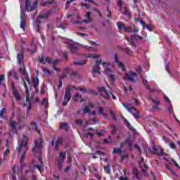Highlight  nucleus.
<instances>
[{
    "label": "nucleus",
    "instance_id": "10",
    "mask_svg": "<svg viewBox=\"0 0 180 180\" xmlns=\"http://www.w3.org/2000/svg\"><path fill=\"white\" fill-rule=\"evenodd\" d=\"M51 13V11H48L46 13H43L40 14L38 17V19L36 20V25H37V30L38 33H40V22H39V19H47L49 15Z\"/></svg>",
    "mask_w": 180,
    "mask_h": 180
},
{
    "label": "nucleus",
    "instance_id": "11",
    "mask_svg": "<svg viewBox=\"0 0 180 180\" xmlns=\"http://www.w3.org/2000/svg\"><path fill=\"white\" fill-rule=\"evenodd\" d=\"M40 0H37L32 6L30 5V1L29 0H25V9L27 11V12L34 11V9H36L37 8V2H39Z\"/></svg>",
    "mask_w": 180,
    "mask_h": 180
},
{
    "label": "nucleus",
    "instance_id": "50",
    "mask_svg": "<svg viewBox=\"0 0 180 180\" xmlns=\"http://www.w3.org/2000/svg\"><path fill=\"white\" fill-rule=\"evenodd\" d=\"M110 115H111V116L114 120H117L116 115H115V112H113V111H112V110H110Z\"/></svg>",
    "mask_w": 180,
    "mask_h": 180
},
{
    "label": "nucleus",
    "instance_id": "21",
    "mask_svg": "<svg viewBox=\"0 0 180 180\" xmlns=\"http://www.w3.org/2000/svg\"><path fill=\"white\" fill-rule=\"evenodd\" d=\"M90 172L92 173V174H94V176H96L98 180H100L101 179V176L96 174V173L98 172V169H96V167H95V166H91L90 167Z\"/></svg>",
    "mask_w": 180,
    "mask_h": 180
},
{
    "label": "nucleus",
    "instance_id": "26",
    "mask_svg": "<svg viewBox=\"0 0 180 180\" xmlns=\"http://www.w3.org/2000/svg\"><path fill=\"white\" fill-rule=\"evenodd\" d=\"M75 99L79 102H84L82 96L79 95V94H78V93H76V94L75 96Z\"/></svg>",
    "mask_w": 180,
    "mask_h": 180
},
{
    "label": "nucleus",
    "instance_id": "4",
    "mask_svg": "<svg viewBox=\"0 0 180 180\" xmlns=\"http://www.w3.org/2000/svg\"><path fill=\"white\" fill-rule=\"evenodd\" d=\"M124 108L129 112V113H131V115L135 117V119H140V114L139 113V111L137 109L134 108V106L130 103H127L126 104H122Z\"/></svg>",
    "mask_w": 180,
    "mask_h": 180
},
{
    "label": "nucleus",
    "instance_id": "34",
    "mask_svg": "<svg viewBox=\"0 0 180 180\" xmlns=\"http://www.w3.org/2000/svg\"><path fill=\"white\" fill-rule=\"evenodd\" d=\"M117 26L119 30H120V31L123 30V29L124 30V27H126V26H124V24L120 22H117Z\"/></svg>",
    "mask_w": 180,
    "mask_h": 180
},
{
    "label": "nucleus",
    "instance_id": "27",
    "mask_svg": "<svg viewBox=\"0 0 180 180\" xmlns=\"http://www.w3.org/2000/svg\"><path fill=\"white\" fill-rule=\"evenodd\" d=\"M67 74H70V68H66L64 70V74L60 77L61 79H64V78H67Z\"/></svg>",
    "mask_w": 180,
    "mask_h": 180
},
{
    "label": "nucleus",
    "instance_id": "62",
    "mask_svg": "<svg viewBox=\"0 0 180 180\" xmlns=\"http://www.w3.org/2000/svg\"><path fill=\"white\" fill-rule=\"evenodd\" d=\"M8 78H13V71H12V70H10L9 72H8Z\"/></svg>",
    "mask_w": 180,
    "mask_h": 180
},
{
    "label": "nucleus",
    "instance_id": "58",
    "mask_svg": "<svg viewBox=\"0 0 180 180\" xmlns=\"http://www.w3.org/2000/svg\"><path fill=\"white\" fill-rule=\"evenodd\" d=\"M104 169L107 171V174H110V166L104 167Z\"/></svg>",
    "mask_w": 180,
    "mask_h": 180
},
{
    "label": "nucleus",
    "instance_id": "49",
    "mask_svg": "<svg viewBox=\"0 0 180 180\" xmlns=\"http://www.w3.org/2000/svg\"><path fill=\"white\" fill-rule=\"evenodd\" d=\"M167 111L169 112V115H173V116H175V114H174V112L171 110V104H169L167 107Z\"/></svg>",
    "mask_w": 180,
    "mask_h": 180
},
{
    "label": "nucleus",
    "instance_id": "48",
    "mask_svg": "<svg viewBox=\"0 0 180 180\" xmlns=\"http://www.w3.org/2000/svg\"><path fill=\"white\" fill-rule=\"evenodd\" d=\"M67 163L69 165H72V158H71V156L70 155L68 156Z\"/></svg>",
    "mask_w": 180,
    "mask_h": 180
},
{
    "label": "nucleus",
    "instance_id": "23",
    "mask_svg": "<svg viewBox=\"0 0 180 180\" xmlns=\"http://www.w3.org/2000/svg\"><path fill=\"white\" fill-rule=\"evenodd\" d=\"M84 57L86 58H99V57H101V55L98 54V53H87L84 55Z\"/></svg>",
    "mask_w": 180,
    "mask_h": 180
},
{
    "label": "nucleus",
    "instance_id": "25",
    "mask_svg": "<svg viewBox=\"0 0 180 180\" xmlns=\"http://www.w3.org/2000/svg\"><path fill=\"white\" fill-rule=\"evenodd\" d=\"M143 78V85L146 86V88H147L148 89H149V92H154V89H151V88H150V84H148V81H147V79Z\"/></svg>",
    "mask_w": 180,
    "mask_h": 180
},
{
    "label": "nucleus",
    "instance_id": "12",
    "mask_svg": "<svg viewBox=\"0 0 180 180\" xmlns=\"http://www.w3.org/2000/svg\"><path fill=\"white\" fill-rule=\"evenodd\" d=\"M127 40L130 43L131 46L133 47H136V44H134V41L133 40H143V37L139 36L137 34H134L131 36V39L129 38V37H126Z\"/></svg>",
    "mask_w": 180,
    "mask_h": 180
},
{
    "label": "nucleus",
    "instance_id": "33",
    "mask_svg": "<svg viewBox=\"0 0 180 180\" xmlns=\"http://www.w3.org/2000/svg\"><path fill=\"white\" fill-rule=\"evenodd\" d=\"M33 86L34 88H37L39 86V79L33 78L32 79Z\"/></svg>",
    "mask_w": 180,
    "mask_h": 180
},
{
    "label": "nucleus",
    "instance_id": "45",
    "mask_svg": "<svg viewBox=\"0 0 180 180\" xmlns=\"http://www.w3.org/2000/svg\"><path fill=\"white\" fill-rule=\"evenodd\" d=\"M124 51L128 56H131V54H133V52L129 48H125Z\"/></svg>",
    "mask_w": 180,
    "mask_h": 180
},
{
    "label": "nucleus",
    "instance_id": "29",
    "mask_svg": "<svg viewBox=\"0 0 180 180\" xmlns=\"http://www.w3.org/2000/svg\"><path fill=\"white\" fill-rule=\"evenodd\" d=\"M17 118H18V122H25V117L23 115H22V114H20V112H18Z\"/></svg>",
    "mask_w": 180,
    "mask_h": 180
},
{
    "label": "nucleus",
    "instance_id": "64",
    "mask_svg": "<svg viewBox=\"0 0 180 180\" xmlns=\"http://www.w3.org/2000/svg\"><path fill=\"white\" fill-rule=\"evenodd\" d=\"M157 155H164V152L162 151V148H161V150H158Z\"/></svg>",
    "mask_w": 180,
    "mask_h": 180
},
{
    "label": "nucleus",
    "instance_id": "61",
    "mask_svg": "<svg viewBox=\"0 0 180 180\" xmlns=\"http://www.w3.org/2000/svg\"><path fill=\"white\" fill-rule=\"evenodd\" d=\"M86 137H89L90 139H92V137L94 136V133L92 132H88L87 134H86Z\"/></svg>",
    "mask_w": 180,
    "mask_h": 180
},
{
    "label": "nucleus",
    "instance_id": "31",
    "mask_svg": "<svg viewBox=\"0 0 180 180\" xmlns=\"http://www.w3.org/2000/svg\"><path fill=\"white\" fill-rule=\"evenodd\" d=\"M18 63V64H22V61L23 60V53H19L17 55Z\"/></svg>",
    "mask_w": 180,
    "mask_h": 180
},
{
    "label": "nucleus",
    "instance_id": "15",
    "mask_svg": "<svg viewBox=\"0 0 180 180\" xmlns=\"http://www.w3.org/2000/svg\"><path fill=\"white\" fill-rule=\"evenodd\" d=\"M151 101L153 102V103L154 104L153 105V110H158V109H160L159 106H160V98H151Z\"/></svg>",
    "mask_w": 180,
    "mask_h": 180
},
{
    "label": "nucleus",
    "instance_id": "13",
    "mask_svg": "<svg viewBox=\"0 0 180 180\" xmlns=\"http://www.w3.org/2000/svg\"><path fill=\"white\" fill-rule=\"evenodd\" d=\"M51 144L54 147V150H58V146H63V139L58 138L56 143L54 141H51Z\"/></svg>",
    "mask_w": 180,
    "mask_h": 180
},
{
    "label": "nucleus",
    "instance_id": "38",
    "mask_svg": "<svg viewBox=\"0 0 180 180\" xmlns=\"http://www.w3.org/2000/svg\"><path fill=\"white\" fill-rule=\"evenodd\" d=\"M85 63H86V60H82L81 62L74 61L73 64H75V65H84V64H85Z\"/></svg>",
    "mask_w": 180,
    "mask_h": 180
},
{
    "label": "nucleus",
    "instance_id": "43",
    "mask_svg": "<svg viewBox=\"0 0 180 180\" xmlns=\"http://www.w3.org/2000/svg\"><path fill=\"white\" fill-rule=\"evenodd\" d=\"M42 71L45 72V74H48V75H51V72H50V70L49 69L44 68V66L42 67Z\"/></svg>",
    "mask_w": 180,
    "mask_h": 180
},
{
    "label": "nucleus",
    "instance_id": "17",
    "mask_svg": "<svg viewBox=\"0 0 180 180\" xmlns=\"http://www.w3.org/2000/svg\"><path fill=\"white\" fill-rule=\"evenodd\" d=\"M69 49L72 54H78V46L76 44H70Z\"/></svg>",
    "mask_w": 180,
    "mask_h": 180
},
{
    "label": "nucleus",
    "instance_id": "46",
    "mask_svg": "<svg viewBox=\"0 0 180 180\" xmlns=\"http://www.w3.org/2000/svg\"><path fill=\"white\" fill-rule=\"evenodd\" d=\"M117 5H118L120 11H122V9H123V1L122 0H119L117 1Z\"/></svg>",
    "mask_w": 180,
    "mask_h": 180
},
{
    "label": "nucleus",
    "instance_id": "3",
    "mask_svg": "<svg viewBox=\"0 0 180 180\" xmlns=\"http://www.w3.org/2000/svg\"><path fill=\"white\" fill-rule=\"evenodd\" d=\"M98 91L104 99H109V98H110V96L112 95V99L114 101H116V96L112 94V89L110 88V86H109L108 84L107 89L105 87H100L98 89Z\"/></svg>",
    "mask_w": 180,
    "mask_h": 180
},
{
    "label": "nucleus",
    "instance_id": "5",
    "mask_svg": "<svg viewBox=\"0 0 180 180\" xmlns=\"http://www.w3.org/2000/svg\"><path fill=\"white\" fill-rule=\"evenodd\" d=\"M75 88V86L68 85L66 87L62 106H67V103L71 100V91Z\"/></svg>",
    "mask_w": 180,
    "mask_h": 180
},
{
    "label": "nucleus",
    "instance_id": "16",
    "mask_svg": "<svg viewBox=\"0 0 180 180\" xmlns=\"http://www.w3.org/2000/svg\"><path fill=\"white\" fill-rule=\"evenodd\" d=\"M114 60L117 67H119V68H121L122 71H126V68H124V65L123 64V63L120 62L117 60V55H115Z\"/></svg>",
    "mask_w": 180,
    "mask_h": 180
},
{
    "label": "nucleus",
    "instance_id": "63",
    "mask_svg": "<svg viewBox=\"0 0 180 180\" xmlns=\"http://www.w3.org/2000/svg\"><path fill=\"white\" fill-rule=\"evenodd\" d=\"M98 115H103V110H102V108L98 107Z\"/></svg>",
    "mask_w": 180,
    "mask_h": 180
},
{
    "label": "nucleus",
    "instance_id": "24",
    "mask_svg": "<svg viewBox=\"0 0 180 180\" xmlns=\"http://www.w3.org/2000/svg\"><path fill=\"white\" fill-rule=\"evenodd\" d=\"M11 127L13 133H18V127L16 126V122L15 121L11 122Z\"/></svg>",
    "mask_w": 180,
    "mask_h": 180
},
{
    "label": "nucleus",
    "instance_id": "22",
    "mask_svg": "<svg viewBox=\"0 0 180 180\" xmlns=\"http://www.w3.org/2000/svg\"><path fill=\"white\" fill-rule=\"evenodd\" d=\"M141 161L142 162H141L139 163V167H141V168L143 172H147V169H148V167H147V165H146L145 163H143V162H144L143 158H141Z\"/></svg>",
    "mask_w": 180,
    "mask_h": 180
},
{
    "label": "nucleus",
    "instance_id": "7",
    "mask_svg": "<svg viewBox=\"0 0 180 180\" xmlns=\"http://www.w3.org/2000/svg\"><path fill=\"white\" fill-rule=\"evenodd\" d=\"M56 161L58 162L59 171H63V168L64 167V161H65V152H59V155L56 158Z\"/></svg>",
    "mask_w": 180,
    "mask_h": 180
},
{
    "label": "nucleus",
    "instance_id": "51",
    "mask_svg": "<svg viewBox=\"0 0 180 180\" xmlns=\"http://www.w3.org/2000/svg\"><path fill=\"white\" fill-rule=\"evenodd\" d=\"M83 113H84V115H86V113H90V112H89V108H88L87 107H84V108H83Z\"/></svg>",
    "mask_w": 180,
    "mask_h": 180
},
{
    "label": "nucleus",
    "instance_id": "2",
    "mask_svg": "<svg viewBox=\"0 0 180 180\" xmlns=\"http://www.w3.org/2000/svg\"><path fill=\"white\" fill-rule=\"evenodd\" d=\"M18 154L22 153L20 158V162H23L25 161V154H26V151H27V137L23 135V137L21 140V143L20 146L17 148Z\"/></svg>",
    "mask_w": 180,
    "mask_h": 180
},
{
    "label": "nucleus",
    "instance_id": "35",
    "mask_svg": "<svg viewBox=\"0 0 180 180\" xmlns=\"http://www.w3.org/2000/svg\"><path fill=\"white\" fill-rule=\"evenodd\" d=\"M112 153L120 155L122 154V150L120 149V148H114Z\"/></svg>",
    "mask_w": 180,
    "mask_h": 180
},
{
    "label": "nucleus",
    "instance_id": "42",
    "mask_svg": "<svg viewBox=\"0 0 180 180\" xmlns=\"http://www.w3.org/2000/svg\"><path fill=\"white\" fill-rule=\"evenodd\" d=\"M42 71L45 72V74H48V75H51V72H50V70L49 69L44 68V66L42 67Z\"/></svg>",
    "mask_w": 180,
    "mask_h": 180
},
{
    "label": "nucleus",
    "instance_id": "1",
    "mask_svg": "<svg viewBox=\"0 0 180 180\" xmlns=\"http://www.w3.org/2000/svg\"><path fill=\"white\" fill-rule=\"evenodd\" d=\"M41 139L39 138L38 140L34 141V146L32 148V151L35 153L36 157L38 154V160L39 164L34 166V168H37L38 171L41 174L43 172V160H41Z\"/></svg>",
    "mask_w": 180,
    "mask_h": 180
},
{
    "label": "nucleus",
    "instance_id": "14",
    "mask_svg": "<svg viewBox=\"0 0 180 180\" xmlns=\"http://www.w3.org/2000/svg\"><path fill=\"white\" fill-rule=\"evenodd\" d=\"M101 63H102V60L101 59L98 61V60H96V65L93 68V71L96 74H101V72L99 71V70H101V67H99V64H101Z\"/></svg>",
    "mask_w": 180,
    "mask_h": 180
},
{
    "label": "nucleus",
    "instance_id": "47",
    "mask_svg": "<svg viewBox=\"0 0 180 180\" xmlns=\"http://www.w3.org/2000/svg\"><path fill=\"white\" fill-rule=\"evenodd\" d=\"M73 89H76L77 91H80V92H83V94H85V92H86V89L85 88H73Z\"/></svg>",
    "mask_w": 180,
    "mask_h": 180
},
{
    "label": "nucleus",
    "instance_id": "19",
    "mask_svg": "<svg viewBox=\"0 0 180 180\" xmlns=\"http://www.w3.org/2000/svg\"><path fill=\"white\" fill-rule=\"evenodd\" d=\"M124 30L127 33H137L139 32V30L136 27H125Z\"/></svg>",
    "mask_w": 180,
    "mask_h": 180
},
{
    "label": "nucleus",
    "instance_id": "56",
    "mask_svg": "<svg viewBox=\"0 0 180 180\" xmlns=\"http://www.w3.org/2000/svg\"><path fill=\"white\" fill-rule=\"evenodd\" d=\"M38 61H39V63H40L41 64H45V63H44V58H43V57H39V58H38Z\"/></svg>",
    "mask_w": 180,
    "mask_h": 180
},
{
    "label": "nucleus",
    "instance_id": "18",
    "mask_svg": "<svg viewBox=\"0 0 180 180\" xmlns=\"http://www.w3.org/2000/svg\"><path fill=\"white\" fill-rule=\"evenodd\" d=\"M163 160L165 161H166L167 162H168L169 164V165H172V164H174V165L177 168H180L179 165H178V163H176V162H175V160H174V159H172L171 158H167L165 157H163Z\"/></svg>",
    "mask_w": 180,
    "mask_h": 180
},
{
    "label": "nucleus",
    "instance_id": "28",
    "mask_svg": "<svg viewBox=\"0 0 180 180\" xmlns=\"http://www.w3.org/2000/svg\"><path fill=\"white\" fill-rule=\"evenodd\" d=\"M158 151H161V148L160 147H157V146H153L152 147V153L153 154H158Z\"/></svg>",
    "mask_w": 180,
    "mask_h": 180
},
{
    "label": "nucleus",
    "instance_id": "6",
    "mask_svg": "<svg viewBox=\"0 0 180 180\" xmlns=\"http://www.w3.org/2000/svg\"><path fill=\"white\" fill-rule=\"evenodd\" d=\"M24 82V86H25V92L27 94V96H26V101L28 103V106L27 108V115H29V109H30V100L29 98V88L27 87V84H30V79L29 78V75H27V77H25V80L23 79ZM27 82V84L26 83Z\"/></svg>",
    "mask_w": 180,
    "mask_h": 180
},
{
    "label": "nucleus",
    "instance_id": "20",
    "mask_svg": "<svg viewBox=\"0 0 180 180\" xmlns=\"http://www.w3.org/2000/svg\"><path fill=\"white\" fill-rule=\"evenodd\" d=\"M13 95L16 101H20V99H22L20 94L19 92H18V90L15 87L13 89Z\"/></svg>",
    "mask_w": 180,
    "mask_h": 180
},
{
    "label": "nucleus",
    "instance_id": "60",
    "mask_svg": "<svg viewBox=\"0 0 180 180\" xmlns=\"http://www.w3.org/2000/svg\"><path fill=\"white\" fill-rule=\"evenodd\" d=\"M6 112V110L5 108H2L0 110V117H2V116L4 115V112Z\"/></svg>",
    "mask_w": 180,
    "mask_h": 180
},
{
    "label": "nucleus",
    "instance_id": "32",
    "mask_svg": "<svg viewBox=\"0 0 180 180\" xmlns=\"http://www.w3.org/2000/svg\"><path fill=\"white\" fill-rule=\"evenodd\" d=\"M70 77L72 79H79V75L77 72H72V74L70 75Z\"/></svg>",
    "mask_w": 180,
    "mask_h": 180
},
{
    "label": "nucleus",
    "instance_id": "55",
    "mask_svg": "<svg viewBox=\"0 0 180 180\" xmlns=\"http://www.w3.org/2000/svg\"><path fill=\"white\" fill-rule=\"evenodd\" d=\"M112 134H115L116 133V131H117V128L116 127L115 125H112Z\"/></svg>",
    "mask_w": 180,
    "mask_h": 180
},
{
    "label": "nucleus",
    "instance_id": "30",
    "mask_svg": "<svg viewBox=\"0 0 180 180\" xmlns=\"http://www.w3.org/2000/svg\"><path fill=\"white\" fill-rule=\"evenodd\" d=\"M60 129H63V130H65V131H67V130H68V123L62 122L60 125Z\"/></svg>",
    "mask_w": 180,
    "mask_h": 180
},
{
    "label": "nucleus",
    "instance_id": "39",
    "mask_svg": "<svg viewBox=\"0 0 180 180\" xmlns=\"http://www.w3.org/2000/svg\"><path fill=\"white\" fill-rule=\"evenodd\" d=\"M31 126L32 127V129H34L36 130V131H38V133H40V131L37 128V124H36L35 122H32Z\"/></svg>",
    "mask_w": 180,
    "mask_h": 180
},
{
    "label": "nucleus",
    "instance_id": "59",
    "mask_svg": "<svg viewBox=\"0 0 180 180\" xmlns=\"http://www.w3.org/2000/svg\"><path fill=\"white\" fill-rule=\"evenodd\" d=\"M47 103H48L47 98H44V99L42 100L41 104L44 105V106H47Z\"/></svg>",
    "mask_w": 180,
    "mask_h": 180
},
{
    "label": "nucleus",
    "instance_id": "54",
    "mask_svg": "<svg viewBox=\"0 0 180 180\" xmlns=\"http://www.w3.org/2000/svg\"><path fill=\"white\" fill-rule=\"evenodd\" d=\"M124 91L125 92H131V91H133V88L131 86L124 87Z\"/></svg>",
    "mask_w": 180,
    "mask_h": 180
},
{
    "label": "nucleus",
    "instance_id": "52",
    "mask_svg": "<svg viewBox=\"0 0 180 180\" xmlns=\"http://www.w3.org/2000/svg\"><path fill=\"white\" fill-rule=\"evenodd\" d=\"M146 29H148L149 32H153L154 30V27H153L151 25H148L146 26Z\"/></svg>",
    "mask_w": 180,
    "mask_h": 180
},
{
    "label": "nucleus",
    "instance_id": "8",
    "mask_svg": "<svg viewBox=\"0 0 180 180\" xmlns=\"http://www.w3.org/2000/svg\"><path fill=\"white\" fill-rule=\"evenodd\" d=\"M139 78V75L136 72H129L125 73V77L124 79L125 81H129L133 84L136 83V80Z\"/></svg>",
    "mask_w": 180,
    "mask_h": 180
},
{
    "label": "nucleus",
    "instance_id": "41",
    "mask_svg": "<svg viewBox=\"0 0 180 180\" xmlns=\"http://www.w3.org/2000/svg\"><path fill=\"white\" fill-rule=\"evenodd\" d=\"M166 165V168L170 171L171 174H172L173 175H175V172H174V170H172V168H171V167H169V165H168V163L165 164Z\"/></svg>",
    "mask_w": 180,
    "mask_h": 180
},
{
    "label": "nucleus",
    "instance_id": "40",
    "mask_svg": "<svg viewBox=\"0 0 180 180\" xmlns=\"http://www.w3.org/2000/svg\"><path fill=\"white\" fill-rule=\"evenodd\" d=\"M124 15H125V16H127V18H130V16L131 15V13H130V11L129 10H127V9H126V8H124Z\"/></svg>",
    "mask_w": 180,
    "mask_h": 180
},
{
    "label": "nucleus",
    "instance_id": "9",
    "mask_svg": "<svg viewBox=\"0 0 180 180\" xmlns=\"http://www.w3.org/2000/svg\"><path fill=\"white\" fill-rule=\"evenodd\" d=\"M102 66L105 68L104 74L110 77L111 81H115L116 77L115 75H112V70L109 68V63L108 62H103Z\"/></svg>",
    "mask_w": 180,
    "mask_h": 180
},
{
    "label": "nucleus",
    "instance_id": "53",
    "mask_svg": "<svg viewBox=\"0 0 180 180\" xmlns=\"http://www.w3.org/2000/svg\"><path fill=\"white\" fill-rule=\"evenodd\" d=\"M20 26L21 29H22L24 30L26 29V27L25 25V22L22 20H20Z\"/></svg>",
    "mask_w": 180,
    "mask_h": 180
},
{
    "label": "nucleus",
    "instance_id": "36",
    "mask_svg": "<svg viewBox=\"0 0 180 180\" xmlns=\"http://www.w3.org/2000/svg\"><path fill=\"white\" fill-rule=\"evenodd\" d=\"M31 47H32V49H28V51H30V53H34V51H36V44H32Z\"/></svg>",
    "mask_w": 180,
    "mask_h": 180
},
{
    "label": "nucleus",
    "instance_id": "44",
    "mask_svg": "<svg viewBox=\"0 0 180 180\" xmlns=\"http://www.w3.org/2000/svg\"><path fill=\"white\" fill-rule=\"evenodd\" d=\"M76 124L81 127L84 124V121L82 120H77Z\"/></svg>",
    "mask_w": 180,
    "mask_h": 180
},
{
    "label": "nucleus",
    "instance_id": "37",
    "mask_svg": "<svg viewBox=\"0 0 180 180\" xmlns=\"http://www.w3.org/2000/svg\"><path fill=\"white\" fill-rule=\"evenodd\" d=\"M57 63H58V60H54L53 62V68L54 70H56L57 72H59L60 71H61L60 69H58L57 68H56V64H57Z\"/></svg>",
    "mask_w": 180,
    "mask_h": 180
},
{
    "label": "nucleus",
    "instance_id": "57",
    "mask_svg": "<svg viewBox=\"0 0 180 180\" xmlns=\"http://www.w3.org/2000/svg\"><path fill=\"white\" fill-rule=\"evenodd\" d=\"M6 76L5 75H2L0 76V85L2 84V81H5Z\"/></svg>",
    "mask_w": 180,
    "mask_h": 180
}]
</instances>
